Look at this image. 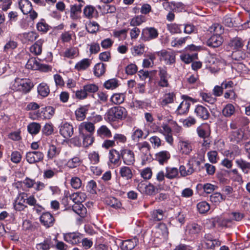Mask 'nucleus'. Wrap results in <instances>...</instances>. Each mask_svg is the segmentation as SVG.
Wrapping results in <instances>:
<instances>
[{"label": "nucleus", "instance_id": "f257e3e1", "mask_svg": "<svg viewBox=\"0 0 250 250\" xmlns=\"http://www.w3.org/2000/svg\"><path fill=\"white\" fill-rule=\"evenodd\" d=\"M127 115V112L125 108L121 106H116L108 109L105 116L108 121L116 122L125 119Z\"/></svg>", "mask_w": 250, "mask_h": 250}, {"label": "nucleus", "instance_id": "f03ea898", "mask_svg": "<svg viewBox=\"0 0 250 250\" xmlns=\"http://www.w3.org/2000/svg\"><path fill=\"white\" fill-rule=\"evenodd\" d=\"M63 238L66 242L75 245L81 243L82 235L78 232H67L63 234Z\"/></svg>", "mask_w": 250, "mask_h": 250}, {"label": "nucleus", "instance_id": "7ed1b4c3", "mask_svg": "<svg viewBox=\"0 0 250 250\" xmlns=\"http://www.w3.org/2000/svg\"><path fill=\"white\" fill-rule=\"evenodd\" d=\"M121 158L124 164L130 166L134 164L135 157L134 152L128 149H124L121 150Z\"/></svg>", "mask_w": 250, "mask_h": 250}, {"label": "nucleus", "instance_id": "20e7f679", "mask_svg": "<svg viewBox=\"0 0 250 250\" xmlns=\"http://www.w3.org/2000/svg\"><path fill=\"white\" fill-rule=\"evenodd\" d=\"M158 32L154 27H146L144 29L141 34V39L145 41H148L157 38Z\"/></svg>", "mask_w": 250, "mask_h": 250}, {"label": "nucleus", "instance_id": "39448f33", "mask_svg": "<svg viewBox=\"0 0 250 250\" xmlns=\"http://www.w3.org/2000/svg\"><path fill=\"white\" fill-rule=\"evenodd\" d=\"M44 155L39 151H30L26 153V159L29 164H35L43 160Z\"/></svg>", "mask_w": 250, "mask_h": 250}, {"label": "nucleus", "instance_id": "423d86ee", "mask_svg": "<svg viewBox=\"0 0 250 250\" xmlns=\"http://www.w3.org/2000/svg\"><path fill=\"white\" fill-rule=\"evenodd\" d=\"M16 81L18 83V90L24 93H28L34 86L33 83L29 79H18Z\"/></svg>", "mask_w": 250, "mask_h": 250}, {"label": "nucleus", "instance_id": "0eeeda50", "mask_svg": "<svg viewBox=\"0 0 250 250\" xmlns=\"http://www.w3.org/2000/svg\"><path fill=\"white\" fill-rule=\"evenodd\" d=\"M40 220L41 224L46 228L52 227L55 222V219L49 212H44L40 216Z\"/></svg>", "mask_w": 250, "mask_h": 250}, {"label": "nucleus", "instance_id": "6e6552de", "mask_svg": "<svg viewBox=\"0 0 250 250\" xmlns=\"http://www.w3.org/2000/svg\"><path fill=\"white\" fill-rule=\"evenodd\" d=\"M183 97H186V99H185V100L181 103L177 109L176 112L179 115H183L188 113L191 104L190 102L192 100L191 98L188 97L186 96H183Z\"/></svg>", "mask_w": 250, "mask_h": 250}, {"label": "nucleus", "instance_id": "1a4fd4ad", "mask_svg": "<svg viewBox=\"0 0 250 250\" xmlns=\"http://www.w3.org/2000/svg\"><path fill=\"white\" fill-rule=\"evenodd\" d=\"M95 130L94 124L91 122H83L79 126L80 135L93 134Z\"/></svg>", "mask_w": 250, "mask_h": 250}, {"label": "nucleus", "instance_id": "9d476101", "mask_svg": "<svg viewBox=\"0 0 250 250\" xmlns=\"http://www.w3.org/2000/svg\"><path fill=\"white\" fill-rule=\"evenodd\" d=\"M223 42V39L218 34H213L207 41V45L210 47H219Z\"/></svg>", "mask_w": 250, "mask_h": 250}, {"label": "nucleus", "instance_id": "9b49d317", "mask_svg": "<svg viewBox=\"0 0 250 250\" xmlns=\"http://www.w3.org/2000/svg\"><path fill=\"white\" fill-rule=\"evenodd\" d=\"M158 56L161 57V60H164L167 64H171L175 62V55L170 51L162 50L157 52Z\"/></svg>", "mask_w": 250, "mask_h": 250}, {"label": "nucleus", "instance_id": "f8f14e48", "mask_svg": "<svg viewBox=\"0 0 250 250\" xmlns=\"http://www.w3.org/2000/svg\"><path fill=\"white\" fill-rule=\"evenodd\" d=\"M74 129L73 126L65 123L61 125L60 127V133L65 138H68L73 134Z\"/></svg>", "mask_w": 250, "mask_h": 250}, {"label": "nucleus", "instance_id": "ddd939ff", "mask_svg": "<svg viewBox=\"0 0 250 250\" xmlns=\"http://www.w3.org/2000/svg\"><path fill=\"white\" fill-rule=\"evenodd\" d=\"M121 154L115 149H112L109 151L108 158L109 162L114 166L118 167L121 164Z\"/></svg>", "mask_w": 250, "mask_h": 250}, {"label": "nucleus", "instance_id": "4468645a", "mask_svg": "<svg viewBox=\"0 0 250 250\" xmlns=\"http://www.w3.org/2000/svg\"><path fill=\"white\" fill-rule=\"evenodd\" d=\"M194 113L198 118L203 120H208L210 116L208 109L201 105L196 106L194 109Z\"/></svg>", "mask_w": 250, "mask_h": 250}, {"label": "nucleus", "instance_id": "2eb2a0df", "mask_svg": "<svg viewBox=\"0 0 250 250\" xmlns=\"http://www.w3.org/2000/svg\"><path fill=\"white\" fill-rule=\"evenodd\" d=\"M170 158V153L166 150L161 151L155 154V160L161 165L167 163Z\"/></svg>", "mask_w": 250, "mask_h": 250}, {"label": "nucleus", "instance_id": "dca6fc26", "mask_svg": "<svg viewBox=\"0 0 250 250\" xmlns=\"http://www.w3.org/2000/svg\"><path fill=\"white\" fill-rule=\"evenodd\" d=\"M120 177L125 180H131L133 177L132 169L127 166H122L120 168Z\"/></svg>", "mask_w": 250, "mask_h": 250}, {"label": "nucleus", "instance_id": "f3484780", "mask_svg": "<svg viewBox=\"0 0 250 250\" xmlns=\"http://www.w3.org/2000/svg\"><path fill=\"white\" fill-rule=\"evenodd\" d=\"M139 241L136 237L122 241L121 248L123 250H132L137 246Z\"/></svg>", "mask_w": 250, "mask_h": 250}, {"label": "nucleus", "instance_id": "a211bd4d", "mask_svg": "<svg viewBox=\"0 0 250 250\" xmlns=\"http://www.w3.org/2000/svg\"><path fill=\"white\" fill-rule=\"evenodd\" d=\"M175 99V94L173 92L166 93L160 100V105L164 107L168 104L172 103Z\"/></svg>", "mask_w": 250, "mask_h": 250}, {"label": "nucleus", "instance_id": "6ab92c4d", "mask_svg": "<svg viewBox=\"0 0 250 250\" xmlns=\"http://www.w3.org/2000/svg\"><path fill=\"white\" fill-rule=\"evenodd\" d=\"M236 166L240 168L244 174L250 173V163L242 158L235 160Z\"/></svg>", "mask_w": 250, "mask_h": 250}, {"label": "nucleus", "instance_id": "aec40b11", "mask_svg": "<svg viewBox=\"0 0 250 250\" xmlns=\"http://www.w3.org/2000/svg\"><path fill=\"white\" fill-rule=\"evenodd\" d=\"M159 75L160 77L159 85L162 87H167L168 86V78L170 76L167 70L164 68H160Z\"/></svg>", "mask_w": 250, "mask_h": 250}, {"label": "nucleus", "instance_id": "412c9836", "mask_svg": "<svg viewBox=\"0 0 250 250\" xmlns=\"http://www.w3.org/2000/svg\"><path fill=\"white\" fill-rule=\"evenodd\" d=\"M20 9L23 14L29 13L32 10L31 2L28 0H21L19 2Z\"/></svg>", "mask_w": 250, "mask_h": 250}, {"label": "nucleus", "instance_id": "4be33fe9", "mask_svg": "<svg viewBox=\"0 0 250 250\" xmlns=\"http://www.w3.org/2000/svg\"><path fill=\"white\" fill-rule=\"evenodd\" d=\"M166 177L170 180L179 178L178 169L174 167H166Z\"/></svg>", "mask_w": 250, "mask_h": 250}, {"label": "nucleus", "instance_id": "5701e85b", "mask_svg": "<svg viewBox=\"0 0 250 250\" xmlns=\"http://www.w3.org/2000/svg\"><path fill=\"white\" fill-rule=\"evenodd\" d=\"M72 209L82 218H84L87 213L86 208L82 203H75L72 206Z\"/></svg>", "mask_w": 250, "mask_h": 250}, {"label": "nucleus", "instance_id": "b1692460", "mask_svg": "<svg viewBox=\"0 0 250 250\" xmlns=\"http://www.w3.org/2000/svg\"><path fill=\"white\" fill-rule=\"evenodd\" d=\"M197 132L198 136L203 139L209 137L210 134L209 127L207 125L198 127L197 128Z\"/></svg>", "mask_w": 250, "mask_h": 250}, {"label": "nucleus", "instance_id": "393cba45", "mask_svg": "<svg viewBox=\"0 0 250 250\" xmlns=\"http://www.w3.org/2000/svg\"><path fill=\"white\" fill-rule=\"evenodd\" d=\"M187 166L188 167L187 170H186V168L184 166H181L179 167V169L178 170L179 172L180 173V175L182 177L190 175L195 171V169L193 168V164H191L190 162H189L187 164Z\"/></svg>", "mask_w": 250, "mask_h": 250}, {"label": "nucleus", "instance_id": "a878e982", "mask_svg": "<svg viewBox=\"0 0 250 250\" xmlns=\"http://www.w3.org/2000/svg\"><path fill=\"white\" fill-rule=\"evenodd\" d=\"M43 42L44 40L42 39L38 40L30 47V52L32 53H34L36 55H40L42 51V45Z\"/></svg>", "mask_w": 250, "mask_h": 250}, {"label": "nucleus", "instance_id": "bb28decb", "mask_svg": "<svg viewBox=\"0 0 250 250\" xmlns=\"http://www.w3.org/2000/svg\"><path fill=\"white\" fill-rule=\"evenodd\" d=\"M97 136L102 138H110L112 134L109 129L104 125H102L97 130Z\"/></svg>", "mask_w": 250, "mask_h": 250}, {"label": "nucleus", "instance_id": "cd10ccee", "mask_svg": "<svg viewBox=\"0 0 250 250\" xmlns=\"http://www.w3.org/2000/svg\"><path fill=\"white\" fill-rule=\"evenodd\" d=\"M244 134V132L240 129L232 131L230 135V141L234 143H239L243 139Z\"/></svg>", "mask_w": 250, "mask_h": 250}, {"label": "nucleus", "instance_id": "c85d7f7f", "mask_svg": "<svg viewBox=\"0 0 250 250\" xmlns=\"http://www.w3.org/2000/svg\"><path fill=\"white\" fill-rule=\"evenodd\" d=\"M25 197H27L26 194L22 193L18 197L19 202L17 201L16 202L15 205H14V208L16 210L19 211H21L24 210V209L27 207L26 206L24 205V203L25 202L26 199Z\"/></svg>", "mask_w": 250, "mask_h": 250}, {"label": "nucleus", "instance_id": "c756f323", "mask_svg": "<svg viewBox=\"0 0 250 250\" xmlns=\"http://www.w3.org/2000/svg\"><path fill=\"white\" fill-rule=\"evenodd\" d=\"M86 197L85 193L80 192L72 194L70 196V198L75 203H82L85 200Z\"/></svg>", "mask_w": 250, "mask_h": 250}, {"label": "nucleus", "instance_id": "7c9ffc66", "mask_svg": "<svg viewBox=\"0 0 250 250\" xmlns=\"http://www.w3.org/2000/svg\"><path fill=\"white\" fill-rule=\"evenodd\" d=\"M60 152L61 148L60 147H57L53 145H50L47 151V158L48 159H53L59 155Z\"/></svg>", "mask_w": 250, "mask_h": 250}, {"label": "nucleus", "instance_id": "2f4dec72", "mask_svg": "<svg viewBox=\"0 0 250 250\" xmlns=\"http://www.w3.org/2000/svg\"><path fill=\"white\" fill-rule=\"evenodd\" d=\"M26 67L28 69L32 70H38L41 67V63L37 61L35 58H30L26 64Z\"/></svg>", "mask_w": 250, "mask_h": 250}, {"label": "nucleus", "instance_id": "473e14b6", "mask_svg": "<svg viewBox=\"0 0 250 250\" xmlns=\"http://www.w3.org/2000/svg\"><path fill=\"white\" fill-rule=\"evenodd\" d=\"M41 113H43V118L50 119L54 114L55 108L53 106H48L41 109Z\"/></svg>", "mask_w": 250, "mask_h": 250}, {"label": "nucleus", "instance_id": "72a5a7b5", "mask_svg": "<svg viewBox=\"0 0 250 250\" xmlns=\"http://www.w3.org/2000/svg\"><path fill=\"white\" fill-rule=\"evenodd\" d=\"M36 28L38 31L45 33L50 29V27L44 19H42L40 21L37 23Z\"/></svg>", "mask_w": 250, "mask_h": 250}, {"label": "nucleus", "instance_id": "f704fd0d", "mask_svg": "<svg viewBox=\"0 0 250 250\" xmlns=\"http://www.w3.org/2000/svg\"><path fill=\"white\" fill-rule=\"evenodd\" d=\"M226 196L219 192H215L210 196V200L215 204H219L221 202L226 200Z\"/></svg>", "mask_w": 250, "mask_h": 250}, {"label": "nucleus", "instance_id": "c9c22d12", "mask_svg": "<svg viewBox=\"0 0 250 250\" xmlns=\"http://www.w3.org/2000/svg\"><path fill=\"white\" fill-rule=\"evenodd\" d=\"M38 92L41 96L45 97L49 94L50 89L47 84L42 83H40L38 86Z\"/></svg>", "mask_w": 250, "mask_h": 250}, {"label": "nucleus", "instance_id": "e433bc0d", "mask_svg": "<svg viewBox=\"0 0 250 250\" xmlns=\"http://www.w3.org/2000/svg\"><path fill=\"white\" fill-rule=\"evenodd\" d=\"M92 135L93 134L80 135L83 139V145L84 147H88L93 144L94 139Z\"/></svg>", "mask_w": 250, "mask_h": 250}, {"label": "nucleus", "instance_id": "4c0bfd02", "mask_svg": "<svg viewBox=\"0 0 250 250\" xmlns=\"http://www.w3.org/2000/svg\"><path fill=\"white\" fill-rule=\"evenodd\" d=\"M105 66L103 63H97L94 66V75L98 77L103 75L105 71Z\"/></svg>", "mask_w": 250, "mask_h": 250}, {"label": "nucleus", "instance_id": "58836bf2", "mask_svg": "<svg viewBox=\"0 0 250 250\" xmlns=\"http://www.w3.org/2000/svg\"><path fill=\"white\" fill-rule=\"evenodd\" d=\"M182 153L188 154L192 150L190 144L187 141H180L179 144Z\"/></svg>", "mask_w": 250, "mask_h": 250}, {"label": "nucleus", "instance_id": "ea45409f", "mask_svg": "<svg viewBox=\"0 0 250 250\" xmlns=\"http://www.w3.org/2000/svg\"><path fill=\"white\" fill-rule=\"evenodd\" d=\"M164 213L162 209L154 210L150 213L151 219L154 221H161L163 219Z\"/></svg>", "mask_w": 250, "mask_h": 250}, {"label": "nucleus", "instance_id": "a19ab883", "mask_svg": "<svg viewBox=\"0 0 250 250\" xmlns=\"http://www.w3.org/2000/svg\"><path fill=\"white\" fill-rule=\"evenodd\" d=\"M41 128V126L40 124L33 122L28 125L27 126V129L28 132L31 134H38Z\"/></svg>", "mask_w": 250, "mask_h": 250}, {"label": "nucleus", "instance_id": "79ce46f5", "mask_svg": "<svg viewBox=\"0 0 250 250\" xmlns=\"http://www.w3.org/2000/svg\"><path fill=\"white\" fill-rule=\"evenodd\" d=\"M235 112L234 106L230 104H227L222 110L223 115L226 117H229L232 115Z\"/></svg>", "mask_w": 250, "mask_h": 250}, {"label": "nucleus", "instance_id": "37998d69", "mask_svg": "<svg viewBox=\"0 0 250 250\" xmlns=\"http://www.w3.org/2000/svg\"><path fill=\"white\" fill-rule=\"evenodd\" d=\"M90 62L88 59H84L76 64L75 68L79 71L85 70L90 66Z\"/></svg>", "mask_w": 250, "mask_h": 250}, {"label": "nucleus", "instance_id": "c03bdc74", "mask_svg": "<svg viewBox=\"0 0 250 250\" xmlns=\"http://www.w3.org/2000/svg\"><path fill=\"white\" fill-rule=\"evenodd\" d=\"M230 45L233 49L239 50L242 48L244 44L242 39L236 38L231 41Z\"/></svg>", "mask_w": 250, "mask_h": 250}, {"label": "nucleus", "instance_id": "a18cd8bd", "mask_svg": "<svg viewBox=\"0 0 250 250\" xmlns=\"http://www.w3.org/2000/svg\"><path fill=\"white\" fill-rule=\"evenodd\" d=\"M197 208L200 213L203 214L209 210L210 206L207 202L202 201L197 204Z\"/></svg>", "mask_w": 250, "mask_h": 250}, {"label": "nucleus", "instance_id": "49530a36", "mask_svg": "<svg viewBox=\"0 0 250 250\" xmlns=\"http://www.w3.org/2000/svg\"><path fill=\"white\" fill-rule=\"evenodd\" d=\"M87 111L88 109L86 107H81L78 109L75 112L77 120L79 121L83 120L85 118Z\"/></svg>", "mask_w": 250, "mask_h": 250}, {"label": "nucleus", "instance_id": "de8ad7c7", "mask_svg": "<svg viewBox=\"0 0 250 250\" xmlns=\"http://www.w3.org/2000/svg\"><path fill=\"white\" fill-rule=\"evenodd\" d=\"M157 233L161 234L162 236L165 237L167 236L168 232V229L164 223H159L157 227Z\"/></svg>", "mask_w": 250, "mask_h": 250}, {"label": "nucleus", "instance_id": "09e8293b", "mask_svg": "<svg viewBox=\"0 0 250 250\" xmlns=\"http://www.w3.org/2000/svg\"><path fill=\"white\" fill-rule=\"evenodd\" d=\"M95 12H97L95 8L91 5H87L83 9L84 16L89 19H91L93 17Z\"/></svg>", "mask_w": 250, "mask_h": 250}, {"label": "nucleus", "instance_id": "8fccbe9b", "mask_svg": "<svg viewBox=\"0 0 250 250\" xmlns=\"http://www.w3.org/2000/svg\"><path fill=\"white\" fill-rule=\"evenodd\" d=\"M118 81L116 79H111L106 81L104 83V86L106 89H114L118 86Z\"/></svg>", "mask_w": 250, "mask_h": 250}, {"label": "nucleus", "instance_id": "3c124183", "mask_svg": "<svg viewBox=\"0 0 250 250\" xmlns=\"http://www.w3.org/2000/svg\"><path fill=\"white\" fill-rule=\"evenodd\" d=\"M110 100L115 104H120L124 101V95L122 93H116L112 96Z\"/></svg>", "mask_w": 250, "mask_h": 250}, {"label": "nucleus", "instance_id": "603ef678", "mask_svg": "<svg viewBox=\"0 0 250 250\" xmlns=\"http://www.w3.org/2000/svg\"><path fill=\"white\" fill-rule=\"evenodd\" d=\"M83 88L88 95L90 93H93L98 90V86L94 83H89L83 85Z\"/></svg>", "mask_w": 250, "mask_h": 250}, {"label": "nucleus", "instance_id": "864d4df0", "mask_svg": "<svg viewBox=\"0 0 250 250\" xmlns=\"http://www.w3.org/2000/svg\"><path fill=\"white\" fill-rule=\"evenodd\" d=\"M81 164V160L79 157H75L67 162L66 166L71 168H73L79 166Z\"/></svg>", "mask_w": 250, "mask_h": 250}, {"label": "nucleus", "instance_id": "5fc2aeb1", "mask_svg": "<svg viewBox=\"0 0 250 250\" xmlns=\"http://www.w3.org/2000/svg\"><path fill=\"white\" fill-rule=\"evenodd\" d=\"M180 25L176 23L167 24V28L171 34L180 33H181Z\"/></svg>", "mask_w": 250, "mask_h": 250}, {"label": "nucleus", "instance_id": "6e6d98bb", "mask_svg": "<svg viewBox=\"0 0 250 250\" xmlns=\"http://www.w3.org/2000/svg\"><path fill=\"white\" fill-rule=\"evenodd\" d=\"M17 47V42L14 41H10L4 45L3 49L5 52L12 51Z\"/></svg>", "mask_w": 250, "mask_h": 250}, {"label": "nucleus", "instance_id": "4d7b16f0", "mask_svg": "<svg viewBox=\"0 0 250 250\" xmlns=\"http://www.w3.org/2000/svg\"><path fill=\"white\" fill-rule=\"evenodd\" d=\"M87 31L90 33H95L99 30V24L95 22H90L86 27Z\"/></svg>", "mask_w": 250, "mask_h": 250}, {"label": "nucleus", "instance_id": "13d9d810", "mask_svg": "<svg viewBox=\"0 0 250 250\" xmlns=\"http://www.w3.org/2000/svg\"><path fill=\"white\" fill-rule=\"evenodd\" d=\"M105 202L108 205L115 208H120L121 206V203L117 202V199L114 197L106 199Z\"/></svg>", "mask_w": 250, "mask_h": 250}, {"label": "nucleus", "instance_id": "bf43d9fd", "mask_svg": "<svg viewBox=\"0 0 250 250\" xmlns=\"http://www.w3.org/2000/svg\"><path fill=\"white\" fill-rule=\"evenodd\" d=\"M232 55L233 58L237 61L244 60L246 57V54L244 52L241 51V50L233 51Z\"/></svg>", "mask_w": 250, "mask_h": 250}, {"label": "nucleus", "instance_id": "052dcab7", "mask_svg": "<svg viewBox=\"0 0 250 250\" xmlns=\"http://www.w3.org/2000/svg\"><path fill=\"white\" fill-rule=\"evenodd\" d=\"M53 126L51 124H46L42 129L43 134L49 136L53 132Z\"/></svg>", "mask_w": 250, "mask_h": 250}, {"label": "nucleus", "instance_id": "680f3d73", "mask_svg": "<svg viewBox=\"0 0 250 250\" xmlns=\"http://www.w3.org/2000/svg\"><path fill=\"white\" fill-rule=\"evenodd\" d=\"M21 159V155L19 151H15L12 152L11 155V160L12 162L18 164Z\"/></svg>", "mask_w": 250, "mask_h": 250}, {"label": "nucleus", "instance_id": "e2e57ef3", "mask_svg": "<svg viewBox=\"0 0 250 250\" xmlns=\"http://www.w3.org/2000/svg\"><path fill=\"white\" fill-rule=\"evenodd\" d=\"M50 241L44 240L43 242L37 244L36 248L38 250H49L50 249Z\"/></svg>", "mask_w": 250, "mask_h": 250}, {"label": "nucleus", "instance_id": "0e129e2a", "mask_svg": "<svg viewBox=\"0 0 250 250\" xmlns=\"http://www.w3.org/2000/svg\"><path fill=\"white\" fill-rule=\"evenodd\" d=\"M81 10H80L77 7V5H73L71 6L70 8V17L73 19H77L78 18V14L80 13Z\"/></svg>", "mask_w": 250, "mask_h": 250}, {"label": "nucleus", "instance_id": "69168bd1", "mask_svg": "<svg viewBox=\"0 0 250 250\" xmlns=\"http://www.w3.org/2000/svg\"><path fill=\"white\" fill-rule=\"evenodd\" d=\"M207 155L210 163L215 164L217 162L218 153L216 151H209L208 152Z\"/></svg>", "mask_w": 250, "mask_h": 250}, {"label": "nucleus", "instance_id": "338daca9", "mask_svg": "<svg viewBox=\"0 0 250 250\" xmlns=\"http://www.w3.org/2000/svg\"><path fill=\"white\" fill-rule=\"evenodd\" d=\"M71 185L73 188L78 189L82 185L81 180L77 177H72L71 180Z\"/></svg>", "mask_w": 250, "mask_h": 250}, {"label": "nucleus", "instance_id": "774afa93", "mask_svg": "<svg viewBox=\"0 0 250 250\" xmlns=\"http://www.w3.org/2000/svg\"><path fill=\"white\" fill-rule=\"evenodd\" d=\"M201 226L197 224L193 223L189 226V231L191 234H197L200 232Z\"/></svg>", "mask_w": 250, "mask_h": 250}]
</instances>
